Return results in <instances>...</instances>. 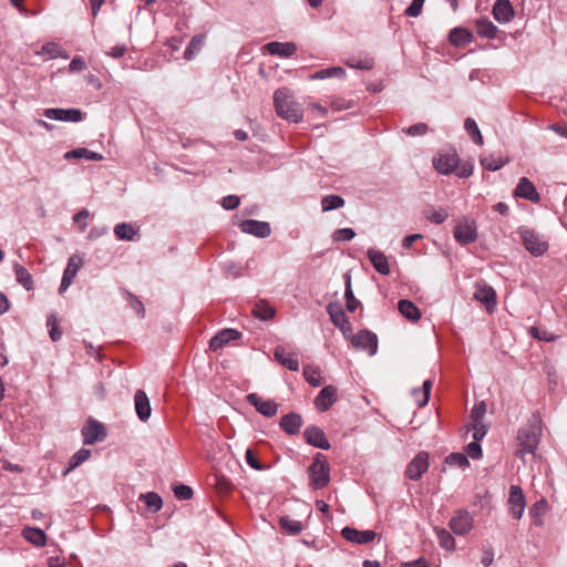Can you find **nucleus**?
<instances>
[{"label":"nucleus","mask_w":567,"mask_h":567,"mask_svg":"<svg viewBox=\"0 0 567 567\" xmlns=\"http://www.w3.org/2000/svg\"><path fill=\"white\" fill-rule=\"evenodd\" d=\"M274 103L280 117L293 123L303 118L302 107L293 100L288 89H278L274 94Z\"/></svg>","instance_id":"f257e3e1"},{"label":"nucleus","mask_w":567,"mask_h":567,"mask_svg":"<svg viewBox=\"0 0 567 567\" xmlns=\"http://www.w3.org/2000/svg\"><path fill=\"white\" fill-rule=\"evenodd\" d=\"M540 430L537 425H527L519 429L517 433V450L515 454L524 457L526 454H534L539 443Z\"/></svg>","instance_id":"f03ea898"},{"label":"nucleus","mask_w":567,"mask_h":567,"mask_svg":"<svg viewBox=\"0 0 567 567\" xmlns=\"http://www.w3.org/2000/svg\"><path fill=\"white\" fill-rule=\"evenodd\" d=\"M310 485L315 489L326 487L330 482V465L324 456L318 453L308 468Z\"/></svg>","instance_id":"7ed1b4c3"},{"label":"nucleus","mask_w":567,"mask_h":567,"mask_svg":"<svg viewBox=\"0 0 567 567\" xmlns=\"http://www.w3.org/2000/svg\"><path fill=\"white\" fill-rule=\"evenodd\" d=\"M519 236L524 244V247L534 256H542L548 249V244L543 239L540 235L532 229H520Z\"/></svg>","instance_id":"20e7f679"},{"label":"nucleus","mask_w":567,"mask_h":567,"mask_svg":"<svg viewBox=\"0 0 567 567\" xmlns=\"http://www.w3.org/2000/svg\"><path fill=\"white\" fill-rule=\"evenodd\" d=\"M82 436L84 444L92 445L103 441L106 437L105 426L95 420H87L82 427Z\"/></svg>","instance_id":"39448f33"},{"label":"nucleus","mask_w":567,"mask_h":567,"mask_svg":"<svg viewBox=\"0 0 567 567\" xmlns=\"http://www.w3.org/2000/svg\"><path fill=\"white\" fill-rule=\"evenodd\" d=\"M474 298L483 303L489 313L496 308V292L493 287L484 281H480L475 285Z\"/></svg>","instance_id":"423d86ee"},{"label":"nucleus","mask_w":567,"mask_h":567,"mask_svg":"<svg viewBox=\"0 0 567 567\" xmlns=\"http://www.w3.org/2000/svg\"><path fill=\"white\" fill-rule=\"evenodd\" d=\"M429 468V454L420 452L406 466L405 476L409 480L417 481Z\"/></svg>","instance_id":"0eeeda50"},{"label":"nucleus","mask_w":567,"mask_h":567,"mask_svg":"<svg viewBox=\"0 0 567 567\" xmlns=\"http://www.w3.org/2000/svg\"><path fill=\"white\" fill-rule=\"evenodd\" d=\"M352 346L355 349L368 351L369 355H374L378 350V338L373 332L362 330L352 338Z\"/></svg>","instance_id":"6e6552de"},{"label":"nucleus","mask_w":567,"mask_h":567,"mask_svg":"<svg viewBox=\"0 0 567 567\" xmlns=\"http://www.w3.org/2000/svg\"><path fill=\"white\" fill-rule=\"evenodd\" d=\"M508 504L511 516L515 519L522 518L526 504L523 489L519 486H511Z\"/></svg>","instance_id":"1a4fd4ad"},{"label":"nucleus","mask_w":567,"mask_h":567,"mask_svg":"<svg viewBox=\"0 0 567 567\" xmlns=\"http://www.w3.org/2000/svg\"><path fill=\"white\" fill-rule=\"evenodd\" d=\"M44 116L49 120L62 121V122H80L83 118V113L80 109H47L44 110Z\"/></svg>","instance_id":"9d476101"},{"label":"nucleus","mask_w":567,"mask_h":567,"mask_svg":"<svg viewBox=\"0 0 567 567\" xmlns=\"http://www.w3.org/2000/svg\"><path fill=\"white\" fill-rule=\"evenodd\" d=\"M247 401L252 405L260 414L271 417L278 412V404L272 400H265L257 393H250L247 395Z\"/></svg>","instance_id":"9b49d317"},{"label":"nucleus","mask_w":567,"mask_h":567,"mask_svg":"<svg viewBox=\"0 0 567 567\" xmlns=\"http://www.w3.org/2000/svg\"><path fill=\"white\" fill-rule=\"evenodd\" d=\"M450 527L456 535H465L473 527V518L467 511L460 509L451 518Z\"/></svg>","instance_id":"f8f14e48"},{"label":"nucleus","mask_w":567,"mask_h":567,"mask_svg":"<svg viewBox=\"0 0 567 567\" xmlns=\"http://www.w3.org/2000/svg\"><path fill=\"white\" fill-rule=\"evenodd\" d=\"M455 239L463 245L471 244L477 238V229L474 221H460L454 229Z\"/></svg>","instance_id":"ddd939ff"},{"label":"nucleus","mask_w":567,"mask_h":567,"mask_svg":"<svg viewBox=\"0 0 567 567\" xmlns=\"http://www.w3.org/2000/svg\"><path fill=\"white\" fill-rule=\"evenodd\" d=\"M240 230L246 234L254 235L259 238H267L271 234L269 223L255 219H246L239 225Z\"/></svg>","instance_id":"4468645a"},{"label":"nucleus","mask_w":567,"mask_h":567,"mask_svg":"<svg viewBox=\"0 0 567 567\" xmlns=\"http://www.w3.org/2000/svg\"><path fill=\"white\" fill-rule=\"evenodd\" d=\"M82 262H83L82 258L79 256H72L69 258V261H68L66 268L64 269L61 285L59 288L60 293H63L71 286L78 271L82 267Z\"/></svg>","instance_id":"2eb2a0df"},{"label":"nucleus","mask_w":567,"mask_h":567,"mask_svg":"<svg viewBox=\"0 0 567 567\" xmlns=\"http://www.w3.org/2000/svg\"><path fill=\"white\" fill-rule=\"evenodd\" d=\"M514 195L516 197H520L527 199L532 203H538L540 200V195L537 192L535 185L527 178L522 177L514 190Z\"/></svg>","instance_id":"dca6fc26"},{"label":"nucleus","mask_w":567,"mask_h":567,"mask_svg":"<svg viewBox=\"0 0 567 567\" xmlns=\"http://www.w3.org/2000/svg\"><path fill=\"white\" fill-rule=\"evenodd\" d=\"M303 435L308 444L321 450L330 449V443L320 427L316 425L308 426L305 430Z\"/></svg>","instance_id":"f3484780"},{"label":"nucleus","mask_w":567,"mask_h":567,"mask_svg":"<svg viewBox=\"0 0 567 567\" xmlns=\"http://www.w3.org/2000/svg\"><path fill=\"white\" fill-rule=\"evenodd\" d=\"M337 401V388L333 385H326L322 388L315 399L316 408L321 411H328Z\"/></svg>","instance_id":"a211bd4d"},{"label":"nucleus","mask_w":567,"mask_h":567,"mask_svg":"<svg viewBox=\"0 0 567 567\" xmlns=\"http://www.w3.org/2000/svg\"><path fill=\"white\" fill-rule=\"evenodd\" d=\"M343 538L355 544H368L374 540L375 533L373 530H358L351 527H344L341 530Z\"/></svg>","instance_id":"6ab92c4d"},{"label":"nucleus","mask_w":567,"mask_h":567,"mask_svg":"<svg viewBox=\"0 0 567 567\" xmlns=\"http://www.w3.org/2000/svg\"><path fill=\"white\" fill-rule=\"evenodd\" d=\"M433 165L440 174H451L458 165L456 154H443L433 159Z\"/></svg>","instance_id":"aec40b11"},{"label":"nucleus","mask_w":567,"mask_h":567,"mask_svg":"<svg viewBox=\"0 0 567 567\" xmlns=\"http://www.w3.org/2000/svg\"><path fill=\"white\" fill-rule=\"evenodd\" d=\"M275 359L285 368L290 371L299 370V360L297 355L292 352L287 351V349L282 346H278L274 352Z\"/></svg>","instance_id":"412c9836"},{"label":"nucleus","mask_w":567,"mask_h":567,"mask_svg":"<svg viewBox=\"0 0 567 567\" xmlns=\"http://www.w3.org/2000/svg\"><path fill=\"white\" fill-rule=\"evenodd\" d=\"M493 17L499 23H507L514 18V9L508 0H496L493 6Z\"/></svg>","instance_id":"4be33fe9"},{"label":"nucleus","mask_w":567,"mask_h":567,"mask_svg":"<svg viewBox=\"0 0 567 567\" xmlns=\"http://www.w3.org/2000/svg\"><path fill=\"white\" fill-rule=\"evenodd\" d=\"M264 49H266L268 51V53H270L271 55H278L281 58L292 56L297 51V47L295 43H292V42H284L282 43V42H277V41L267 43L264 47Z\"/></svg>","instance_id":"5701e85b"},{"label":"nucleus","mask_w":567,"mask_h":567,"mask_svg":"<svg viewBox=\"0 0 567 567\" xmlns=\"http://www.w3.org/2000/svg\"><path fill=\"white\" fill-rule=\"evenodd\" d=\"M327 311L330 316L332 323L336 327H338L341 331H344L346 327L350 329V322L341 305L331 302L328 305Z\"/></svg>","instance_id":"b1692460"},{"label":"nucleus","mask_w":567,"mask_h":567,"mask_svg":"<svg viewBox=\"0 0 567 567\" xmlns=\"http://www.w3.org/2000/svg\"><path fill=\"white\" fill-rule=\"evenodd\" d=\"M135 411L141 421H146L151 416V404L146 393L143 390H137L134 395Z\"/></svg>","instance_id":"393cba45"},{"label":"nucleus","mask_w":567,"mask_h":567,"mask_svg":"<svg viewBox=\"0 0 567 567\" xmlns=\"http://www.w3.org/2000/svg\"><path fill=\"white\" fill-rule=\"evenodd\" d=\"M302 417L300 414L290 412L285 414L280 420V427L289 435L297 434L302 426Z\"/></svg>","instance_id":"a878e982"},{"label":"nucleus","mask_w":567,"mask_h":567,"mask_svg":"<svg viewBox=\"0 0 567 567\" xmlns=\"http://www.w3.org/2000/svg\"><path fill=\"white\" fill-rule=\"evenodd\" d=\"M369 260L373 265L374 269L381 275L390 274V265L386 256L377 249L370 248L367 252Z\"/></svg>","instance_id":"bb28decb"},{"label":"nucleus","mask_w":567,"mask_h":567,"mask_svg":"<svg viewBox=\"0 0 567 567\" xmlns=\"http://www.w3.org/2000/svg\"><path fill=\"white\" fill-rule=\"evenodd\" d=\"M239 337H240V333L237 330L225 329L210 339L209 348L213 351H217L218 349H221L228 342L236 340Z\"/></svg>","instance_id":"cd10ccee"},{"label":"nucleus","mask_w":567,"mask_h":567,"mask_svg":"<svg viewBox=\"0 0 567 567\" xmlns=\"http://www.w3.org/2000/svg\"><path fill=\"white\" fill-rule=\"evenodd\" d=\"M548 511L549 504L544 497L532 505L529 508V515L532 516L535 526L542 527L544 525V516Z\"/></svg>","instance_id":"c85d7f7f"},{"label":"nucleus","mask_w":567,"mask_h":567,"mask_svg":"<svg viewBox=\"0 0 567 567\" xmlns=\"http://www.w3.org/2000/svg\"><path fill=\"white\" fill-rule=\"evenodd\" d=\"M22 536L32 545L43 547L47 544L45 533L37 527H25L22 530Z\"/></svg>","instance_id":"c756f323"},{"label":"nucleus","mask_w":567,"mask_h":567,"mask_svg":"<svg viewBox=\"0 0 567 567\" xmlns=\"http://www.w3.org/2000/svg\"><path fill=\"white\" fill-rule=\"evenodd\" d=\"M398 309L400 313L410 321H417L421 318L420 309L410 300H400Z\"/></svg>","instance_id":"7c9ffc66"},{"label":"nucleus","mask_w":567,"mask_h":567,"mask_svg":"<svg viewBox=\"0 0 567 567\" xmlns=\"http://www.w3.org/2000/svg\"><path fill=\"white\" fill-rule=\"evenodd\" d=\"M478 35L486 39H494L497 34V27L486 18H481L475 23Z\"/></svg>","instance_id":"2f4dec72"},{"label":"nucleus","mask_w":567,"mask_h":567,"mask_svg":"<svg viewBox=\"0 0 567 567\" xmlns=\"http://www.w3.org/2000/svg\"><path fill=\"white\" fill-rule=\"evenodd\" d=\"M473 39L472 33L465 28H454L449 33V40L453 45L461 47L470 43Z\"/></svg>","instance_id":"473e14b6"},{"label":"nucleus","mask_w":567,"mask_h":567,"mask_svg":"<svg viewBox=\"0 0 567 567\" xmlns=\"http://www.w3.org/2000/svg\"><path fill=\"white\" fill-rule=\"evenodd\" d=\"M64 158L71 159V158H86L90 161H102L103 156L100 153L90 151L87 148H74L72 151H69L65 153Z\"/></svg>","instance_id":"72a5a7b5"},{"label":"nucleus","mask_w":567,"mask_h":567,"mask_svg":"<svg viewBox=\"0 0 567 567\" xmlns=\"http://www.w3.org/2000/svg\"><path fill=\"white\" fill-rule=\"evenodd\" d=\"M507 162H508L507 159H504L503 157L496 156L494 154H491V155H487V156H484V157L481 158V165L485 169L491 171V172L498 171Z\"/></svg>","instance_id":"f704fd0d"},{"label":"nucleus","mask_w":567,"mask_h":567,"mask_svg":"<svg viewBox=\"0 0 567 567\" xmlns=\"http://www.w3.org/2000/svg\"><path fill=\"white\" fill-rule=\"evenodd\" d=\"M275 313V308L265 301L257 302L252 308V315L261 320H269Z\"/></svg>","instance_id":"c9c22d12"},{"label":"nucleus","mask_w":567,"mask_h":567,"mask_svg":"<svg viewBox=\"0 0 567 567\" xmlns=\"http://www.w3.org/2000/svg\"><path fill=\"white\" fill-rule=\"evenodd\" d=\"M136 233L137 229L131 224L121 223L114 227V234L121 240H133Z\"/></svg>","instance_id":"e433bc0d"},{"label":"nucleus","mask_w":567,"mask_h":567,"mask_svg":"<svg viewBox=\"0 0 567 567\" xmlns=\"http://www.w3.org/2000/svg\"><path fill=\"white\" fill-rule=\"evenodd\" d=\"M344 74H346V70L343 68L332 66V68H327V69L317 71L316 73L310 75V79L311 80H324V79L332 78V76L342 78V76H344Z\"/></svg>","instance_id":"4c0bfd02"},{"label":"nucleus","mask_w":567,"mask_h":567,"mask_svg":"<svg viewBox=\"0 0 567 567\" xmlns=\"http://www.w3.org/2000/svg\"><path fill=\"white\" fill-rule=\"evenodd\" d=\"M91 456V451L87 449H80L76 453L72 455L69 462V466L64 474L70 473L71 471L75 470L78 466L83 464L85 461H87Z\"/></svg>","instance_id":"58836bf2"},{"label":"nucleus","mask_w":567,"mask_h":567,"mask_svg":"<svg viewBox=\"0 0 567 567\" xmlns=\"http://www.w3.org/2000/svg\"><path fill=\"white\" fill-rule=\"evenodd\" d=\"M140 499L143 501L147 508L153 513L158 512L163 506L161 496L154 492L142 494Z\"/></svg>","instance_id":"ea45409f"},{"label":"nucleus","mask_w":567,"mask_h":567,"mask_svg":"<svg viewBox=\"0 0 567 567\" xmlns=\"http://www.w3.org/2000/svg\"><path fill=\"white\" fill-rule=\"evenodd\" d=\"M346 290H344V298H346V305L347 309L350 312L355 311V309L359 306V301L354 298L352 286H351V276L349 274H346Z\"/></svg>","instance_id":"a19ab883"},{"label":"nucleus","mask_w":567,"mask_h":567,"mask_svg":"<svg viewBox=\"0 0 567 567\" xmlns=\"http://www.w3.org/2000/svg\"><path fill=\"white\" fill-rule=\"evenodd\" d=\"M205 37L203 34L194 35L184 52L186 60H192L194 55L199 52L204 45Z\"/></svg>","instance_id":"79ce46f5"},{"label":"nucleus","mask_w":567,"mask_h":567,"mask_svg":"<svg viewBox=\"0 0 567 567\" xmlns=\"http://www.w3.org/2000/svg\"><path fill=\"white\" fill-rule=\"evenodd\" d=\"M464 128L475 144L483 145V136L476 122L472 117L465 118Z\"/></svg>","instance_id":"37998d69"},{"label":"nucleus","mask_w":567,"mask_h":567,"mask_svg":"<svg viewBox=\"0 0 567 567\" xmlns=\"http://www.w3.org/2000/svg\"><path fill=\"white\" fill-rule=\"evenodd\" d=\"M14 274L17 281L22 285L27 290H31L33 288V280L30 272L22 266H14Z\"/></svg>","instance_id":"c03bdc74"},{"label":"nucleus","mask_w":567,"mask_h":567,"mask_svg":"<svg viewBox=\"0 0 567 567\" xmlns=\"http://www.w3.org/2000/svg\"><path fill=\"white\" fill-rule=\"evenodd\" d=\"M344 206V199L339 195H327L321 199L323 212H330Z\"/></svg>","instance_id":"a18cd8bd"},{"label":"nucleus","mask_w":567,"mask_h":567,"mask_svg":"<svg viewBox=\"0 0 567 567\" xmlns=\"http://www.w3.org/2000/svg\"><path fill=\"white\" fill-rule=\"evenodd\" d=\"M432 384L433 383L431 380H425L423 382L422 390H414L413 394L415 396V400H416V403L419 406H424L427 404Z\"/></svg>","instance_id":"49530a36"},{"label":"nucleus","mask_w":567,"mask_h":567,"mask_svg":"<svg viewBox=\"0 0 567 567\" xmlns=\"http://www.w3.org/2000/svg\"><path fill=\"white\" fill-rule=\"evenodd\" d=\"M280 527L291 535H297L302 530V523L296 519H292L288 516H284L280 518Z\"/></svg>","instance_id":"de8ad7c7"},{"label":"nucleus","mask_w":567,"mask_h":567,"mask_svg":"<svg viewBox=\"0 0 567 567\" xmlns=\"http://www.w3.org/2000/svg\"><path fill=\"white\" fill-rule=\"evenodd\" d=\"M346 64L352 69L371 70L374 65V62L372 58L365 56L363 59H349L347 60Z\"/></svg>","instance_id":"09e8293b"},{"label":"nucleus","mask_w":567,"mask_h":567,"mask_svg":"<svg viewBox=\"0 0 567 567\" xmlns=\"http://www.w3.org/2000/svg\"><path fill=\"white\" fill-rule=\"evenodd\" d=\"M59 321L55 313H51L47 319V326L49 328V334L52 341H59L62 337V332L59 330Z\"/></svg>","instance_id":"8fccbe9b"},{"label":"nucleus","mask_w":567,"mask_h":567,"mask_svg":"<svg viewBox=\"0 0 567 567\" xmlns=\"http://www.w3.org/2000/svg\"><path fill=\"white\" fill-rule=\"evenodd\" d=\"M436 536L440 545L445 549H453L455 546V540L453 536L445 529L441 528L436 530Z\"/></svg>","instance_id":"3c124183"},{"label":"nucleus","mask_w":567,"mask_h":567,"mask_svg":"<svg viewBox=\"0 0 567 567\" xmlns=\"http://www.w3.org/2000/svg\"><path fill=\"white\" fill-rule=\"evenodd\" d=\"M303 375L308 383L313 386H319L321 384V377L319 370L312 368L310 365L303 369Z\"/></svg>","instance_id":"603ef678"},{"label":"nucleus","mask_w":567,"mask_h":567,"mask_svg":"<svg viewBox=\"0 0 567 567\" xmlns=\"http://www.w3.org/2000/svg\"><path fill=\"white\" fill-rule=\"evenodd\" d=\"M446 464L456 465L458 467H466L470 465L468 458L462 453H451L445 458Z\"/></svg>","instance_id":"864d4df0"},{"label":"nucleus","mask_w":567,"mask_h":567,"mask_svg":"<svg viewBox=\"0 0 567 567\" xmlns=\"http://www.w3.org/2000/svg\"><path fill=\"white\" fill-rule=\"evenodd\" d=\"M355 233L352 228H340L333 231L332 238L334 241H349L353 239Z\"/></svg>","instance_id":"5fc2aeb1"},{"label":"nucleus","mask_w":567,"mask_h":567,"mask_svg":"<svg viewBox=\"0 0 567 567\" xmlns=\"http://www.w3.org/2000/svg\"><path fill=\"white\" fill-rule=\"evenodd\" d=\"M486 413V403L481 401L476 403L471 411V422H483Z\"/></svg>","instance_id":"6e6d98bb"},{"label":"nucleus","mask_w":567,"mask_h":567,"mask_svg":"<svg viewBox=\"0 0 567 567\" xmlns=\"http://www.w3.org/2000/svg\"><path fill=\"white\" fill-rule=\"evenodd\" d=\"M530 334L535 339H538V340H542V341L551 342V341L556 340V336L555 334H553L551 332H548L546 330H540L539 328H536V327H532L530 328Z\"/></svg>","instance_id":"4d7b16f0"},{"label":"nucleus","mask_w":567,"mask_h":567,"mask_svg":"<svg viewBox=\"0 0 567 567\" xmlns=\"http://www.w3.org/2000/svg\"><path fill=\"white\" fill-rule=\"evenodd\" d=\"M174 494L178 499L187 501L193 496V489L184 484L174 487Z\"/></svg>","instance_id":"13d9d810"},{"label":"nucleus","mask_w":567,"mask_h":567,"mask_svg":"<svg viewBox=\"0 0 567 567\" xmlns=\"http://www.w3.org/2000/svg\"><path fill=\"white\" fill-rule=\"evenodd\" d=\"M471 426L473 430V439L475 441H481L487 433V427L484 422H471Z\"/></svg>","instance_id":"bf43d9fd"},{"label":"nucleus","mask_w":567,"mask_h":567,"mask_svg":"<svg viewBox=\"0 0 567 567\" xmlns=\"http://www.w3.org/2000/svg\"><path fill=\"white\" fill-rule=\"evenodd\" d=\"M127 300L131 308L136 312V315L141 318L145 315L144 305L141 300H138L134 295L127 293Z\"/></svg>","instance_id":"052dcab7"},{"label":"nucleus","mask_w":567,"mask_h":567,"mask_svg":"<svg viewBox=\"0 0 567 567\" xmlns=\"http://www.w3.org/2000/svg\"><path fill=\"white\" fill-rule=\"evenodd\" d=\"M449 214L446 212V209L444 208H440V209H436V210H433L432 213H430L429 215H426V218L434 223V224H442L446 220Z\"/></svg>","instance_id":"680f3d73"},{"label":"nucleus","mask_w":567,"mask_h":567,"mask_svg":"<svg viewBox=\"0 0 567 567\" xmlns=\"http://www.w3.org/2000/svg\"><path fill=\"white\" fill-rule=\"evenodd\" d=\"M424 1L425 0H412V3L405 10V14L412 18L419 17L421 14Z\"/></svg>","instance_id":"e2e57ef3"},{"label":"nucleus","mask_w":567,"mask_h":567,"mask_svg":"<svg viewBox=\"0 0 567 567\" xmlns=\"http://www.w3.org/2000/svg\"><path fill=\"white\" fill-rule=\"evenodd\" d=\"M478 442L480 441H475L474 440V442H471L466 446V453H467L466 456H470L473 460H477V458H480L482 456V447H481Z\"/></svg>","instance_id":"0e129e2a"},{"label":"nucleus","mask_w":567,"mask_h":567,"mask_svg":"<svg viewBox=\"0 0 567 567\" xmlns=\"http://www.w3.org/2000/svg\"><path fill=\"white\" fill-rule=\"evenodd\" d=\"M429 126L425 123H417L406 128V134L410 136L423 135L427 132Z\"/></svg>","instance_id":"69168bd1"},{"label":"nucleus","mask_w":567,"mask_h":567,"mask_svg":"<svg viewBox=\"0 0 567 567\" xmlns=\"http://www.w3.org/2000/svg\"><path fill=\"white\" fill-rule=\"evenodd\" d=\"M240 204V198L236 195H228L223 198V207L227 210L235 209Z\"/></svg>","instance_id":"338daca9"},{"label":"nucleus","mask_w":567,"mask_h":567,"mask_svg":"<svg viewBox=\"0 0 567 567\" xmlns=\"http://www.w3.org/2000/svg\"><path fill=\"white\" fill-rule=\"evenodd\" d=\"M90 213L87 209H82L79 213H76L73 217V220L75 224L80 226L81 230H84L86 227V219L89 218Z\"/></svg>","instance_id":"774afa93"}]
</instances>
